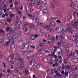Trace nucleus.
Listing matches in <instances>:
<instances>
[{
  "label": "nucleus",
  "mask_w": 78,
  "mask_h": 78,
  "mask_svg": "<svg viewBox=\"0 0 78 78\" xmlns=\"http://www.w3.org/2000/svg\"><path fill=\"white\" fill-rule=\"evenodd\" d=\"M55 31L56 33H58V34H64V30L62 27H57L55 29Z\"/></svg>",
  "instance_id": "obj_1"
},
{
  "label": "nucleus",
  "mask_w": 78,
  "mask_h": 78,
  "mask_svg": "<svg viewBox=\"0 0 78 78\" xmlns=\"http://www.w3.org/2000/svg\"><path fill=\"white\" fill-rule=\"evenodd\" d=\"M40 27H42L44 29H47V28H48V26L47 25V24H44L43 23H40Z\"/></svg>",
  "instance_id": "obj_2"
},
{
  "label": "nucleus",
  "mask_w": 78,
  "mask_h": 78,
  "mask_svg": "<svg viewBox=\"0 0 78 78\" xmlns=\"http://www.w3.org/2000/svg\"><path fill=\"white\" fill-rule=\"evenodd\" d=\"M67 53H68V55L70 56L71 58H72L73 56H74V53L72 52V51H67Z\"/></svg>",
  "instance_id": "obj_3"
},
{
  "label": "nucleus",
  "mask_w": 78,
  "mask_h": 78,
  "mask_svg": "<svg viewBox=\"0 0 78 78\" xmlns=\"http://www.w3.org/2000/svg\"><path fill=\"white\" fill-rule=\"evenodd\" d=\"M15 25L16 27H18L19 25H20V20H16L15 21Z\"/></svg>",
  "instance_id": "obj_4"
},
{
  "label": "nucleus",
  "mask_w": 78,
  "mask_h": 78,
  "mask_svg": "<svg viewBox=\"0 0 78 78\" xmlns=\"http://www.w3.org/2000/svg\"><path fill=\"white\" fill-rule=\"evenodd\" d=\"M70 47V44H68L66 45V47L65 50L67 52L69 51V48Z\"/></svg>",
  "instance_id": "obj_5"
},
{
  "label": "nucleus",
  "mask_w": 78,
  "mask_h": 78,
  "mask_svg": "<svg viewBox=\"0 0 78 78\" xmlns=\"http://www.w3.org/2000/svg\"><path fill=\"white\" fill-rule=\"evenodd\" d=\"M6 30L9 32V34H11L12 33V28L9 27H7L6 28Z\"/></svg>",
  "instance_id": "obj_6"
},
{
  "label": "nucleus",
  "mask_w": 78,
  "mask_h": 78,
  "mask_svg": "<svg viewBox=\"0 0 78 78\" xmlns=\"http://www.w3.org/2000/svg\"><path fill=\"white\" fill-rule=\"evenodd\" d=\"M73 61L75 63H77L78 62V58L77 57H74L73 59Z\"/></svg>",
  "instance_id": "obj_7"
},
{
  "label": "nucleus",
  "mask_w": 78,
  "mask_h": 78,
  "mask_svg": "<svg viewBox=\"0 0 78 78\" xmlns=\"http://www.w3.org/2000/svg\"><path fill=\"white\" fill-rule=\"evenodd\" d=\"M48 28H47V29H46V30H48V31H50V32H53L54 29H53V28L50 27L48 26Z\"/></svg>",
  "instance_id": "obj_8"
},
{
  "label": "nucleus",
  "mask_w": 78,
  "mask_h": 78,
  "mask_svg": "<svg viewBox=\"0 0 78 78\" xmlns=\"http://www.w3.org/2000/svg\"><path fill=\"white\" fill-rule=\"evenodd\" d=\"M35 3H36L37 5H40V0H34Z\"/></svg>",
  "instance_id": "obj_9"
},
{
  "label": "nucleus",
  "mask_w": 78,
  "mask_h": 78,
  "mask_svg": "<svg viewBox=\"0 0 78 78\" xmlns=\"http://www.w3.org/2000/svg\"><path fill=\"white\" fill-rule=\"evenodd\" d=\"M55 22L52 21L50 23V26L51 27H55Z\"/></svg>",
  "instance_id": "obj_10"
},
{
  "label": "nucleus",
  "mask_w": 78,
  "mask_h": 78,
  "mask_svg": "<svg viewBox=\"0 0 78 78\" xmlns=\"http://www.w3.org/2000/svg\"><path fill=\"white\" fill-rule=\"evenodd\" d=\"M29 45H30V44H29V43H27L25 44L24 47H25L24 48H28V47H29Z\"/></svg>",
  "instance_id": "obj_11"
},
{
  "label": "nucleus",
  "mask_w": 78,
  "mask_h": 78,
  "mask_svg": "<svg viewBox=\"0 0 78 78\" xmlns=\"http://www.w3.org/2000/svg\"><path fill=\"white\" fill-rule=\"evenodd\" d=\"M72 68L73 70H77L78 69V67L76 66H72Z\"/></svg>",
  "instance_id": "obj_12"
},
{
  "label": "nucleus",
  "mask_w": 78,
  "mask_h": 78,
  "mask_svg": "<svg viewBox=\"0 0 78 78\" xmlns=\"http://www.w3.org/2000/svg\"><path fill=\"white\" fill-rule=\"evenodd\" d=\"M22 33L21 32L19 31V32L17 34V36L18 37H20L22 35Z\"/></svg>",
  "instance_id": "obj_13"
},
{
  "label": "nucleus",
  "mask_w": 78,
  "mask_h": 78,
  "mask_svg": "<svg viewBox=\"0 0 78 78\" xmlns=\"http://www.w3.org/2000/svg\"><path fill=\"white\" fill-rule=\"evenodd\" d=\"M30 39L32 40H35V36L33 35H32L30 36Z\"/></svg>",
  "instance_id": "obj_14"
},
{
  "label": "nucleus",
  "mask_w": 78,
  "mask_h": 78,
  "mask_svg": "<svg viewBox=\"0 0 78 78\" xmlns=\"http://www.w3.org/2000/svg\"><path fill=\"white\" fill-rule=\"evenodd\" d=\"M47 42L48 44H51L52 43V42L51 41V40L50 39H48L47 40Z\"/></svg>",
  "instance_id": "obj_15"
},
{
  "label": "nucleus",
  "mask_w": 78,
  "mask_h": 78,
  "mask_svg": "<svg viewBox=\"0 0 78 78\" xmlns=\"http://www.w3.org/2000/svg\"><path fill=\"white\" fill-rule=\"evenodd\" d=\"M55 69H53L51 70V73L52 74L55 73H57V71H55Z\"/></svg>",
  "instance_id": "obj_16"
},
{
  "label": "nucleus",
  "mask_w": 78,
  "mask_h": 78,
  "mask_svg": "<svg viewBox=\"0 0 78 78\" xmlns=\"http://www.w3.org/2000/svg\"><path fill=\"white\" fill-rule=\"evenodd\" d=\"M11 60H12V58L11 57L9 56L7 57V61H8L9 62H11Z\"/></svg>",
  "instance_id": "obj_17"
},
{
  "label": "nucleus",
  "mask_w": 78,
  "mask_h": 78,
  "mask_svg": "<svg viewBox=\"0 0 78 78\" xmlns=\"http://www.w3.org/2000/svg\"><path fill=\"white\" fill-rule=\"evenodd\" d=\"M72 28L71 27H69L68 28L66 29L65 30V31L66 32H69V31H70V30Z\"/></svg>",
  "instance_id": "obj_18"
},
{
  "label": "nucleus",
  "mask_w": 78,
  "mask_h": 78,
  "mask_svg": "<svg viewBox=\"0 0 78 78\" xmlns=\"http://www.w3.org/2000/svg\"><path fill=\"white\" fill-rule=\"evenodd\" d=\"M69 6L71 8H73L75 6V5L73 3H71L69 5Z\"/></svg>",
  "instance_id": "obj_19"
},
{
  "label": "nucleus",
  "mask_w": 78,
  "mask_h": 78,
  "mask_svg": "<svg viewBox=\"0 0 78 78\" xmlns=\"http://www.w3.org/2000/svg\"><path fill=\"white\" fill-rule=\"evenodd\" d=\"M35 2L34 1H32L30 2V5L31 6H33L34 5V4H35Z\"/></svg>",
  "instance_id": "obj_20"
},
{
  "label": "nucleus",
  "mask_w": 78,
  "mask_h": 78,
  "mask_svg": "<svg viewBox=\"0 0 78 78\" xmlns=\"http://www.w3.org/2000/svg\"><path fill=\"white\" fill-rule=\"evenodd\" d=\"M23 29V31H25V32H27V31H28V29H27V28H26V27H24Z\"/></svg>",
  "instance_id": "obj_21"
},
{
  "label": "nucleus",
  "mask_w": 78,
  "mask_h": 78,
  "mask_svg": "<svg viewBox=\"0 0 78 78\" xmlns=\"http://www.w3.org/2000/svg\"><path fill=\"white\" fill-rule=\"evenodd\" d=\"M50 6L51 8L52 9H54V8H55V6H54L53 4V3H51L50 4Z\"/></svg>",
  "instance_id": "obj_22"
},
{
  "label": "nucleus",
  "mask_w": 78,
  "mask_h": 78,
  "mask_svg": "<svg viewBox=\"0 0 78 78\" xmlns=\"http://www.w3.org/2000/svg\"><path fill=\"white\" fill-rule=\"evenodd\" d=\"M50 36V35L49 34H46L45 35V37L47 39L49 38V37Z\"/></svg>",
  "instance_id": "obj_23"
},
{
  "label": "nucleus",
  "mask_w": 78,
  "mask_h": 78,
  "mask_svg": "<svg viewBox=\"0 0 78 78\" xmlns=\"http://www.w3.org/2000/svg\"><path fill=\"white\" fill-rule=\"evenodd\" d=\"M77 26L78 25L76 23H74V26H73V27L74 28H77Z\"/></svg>",
  "instance_id": "obj_24"
},
{
  "label": "nucleus",
  "mask_w": 78,
  "mask_h": 78,
  "mask_svg": "<svg viewBox=\"0 0 78 78\" xmlns=\"http://www.w3.org/2000/svg\"><path fill=\"white\" fill-rule=\"evenodd\" d=\"M74 41L76 42V45H78V38H76L74 39Z\"/></svg>",
  "instance_id": "obj_25"
},
{
  "label": "nucleus",
  "mask_w": 78,
  "mask_h": 78,
  "mask_svg": "<svg viewBox=\"0 0 78 78\" xmlns=\"http://www.w3.org/2000/svg\"><path fill=\"white\" fill-rule=\"evenodd\" d=\"M28 51H23V53L24 55H27V54H28Z\"/></svg>",
  "instance_id": "obj_26"
},
{
  "label": "nucleus",
  "mask_w": 78,
  "mask_h": 78,
  "mask_svg": "<svg viewBox=\"0 0 78 78\" xmlns=\"http://www.w3.org/2000/svg\"><path fill=\"white\" fill-rule=\"evenodd\" d=\"M39 45L40 47H43L44 46V44L41 43Z\"/></svg>",
  "instance_id": "obj_27"
},
{
  "label": "nucleus",
  "mask_w": 78,
  "mask_h": 78,
  "mask_svg": "<svg viewBox=\"0 0 78 78\" xmlns=\"http://www.w3.org/2000/svg\"><path fill=\"white\" fill-rule=\"evenodd\" d=\"M64 62L65 64H67V63H68L67 62V60L64 59Z\"/></svg>",
  "instance_id": "obj_28"
},
{
  "label": "nucleus",
  "mask_w": 78,
  "mask_h": 78,
  "mask_svg": "<svg viewBox=\"0 0 78 78\" xmlns=\"http://www.w3.org/2000/svg\"><path fill=\"white\" fill-rule=\"evenodd\" d=\"M35 66L37 67V69H39L40 67V66H39V65L37 64V63H35Z\"/></svg>",
  "instance_id": "obj_29"
},
{
  "label": "nucleus",
  "mask_w": 78,
  "mask_h": 78,
  "mask_svg": "<svg viewBox=\"0 0 78 78\" xmlns=\"http://www.w3.org/2000/svg\"><path fill=\"white\" fill-rule=\"evenodd\" d=\"M10 55L11 56V58H12H12H14V55H13V52L11 53Z\"/></svg>",
  "instance_id": "obj_30"
},
{
  "label": "nucleus",
  "mask_w": 78,
  "mask_h": 78,
  "mask_svg": "<svg viewBox=\"0 0 78 78\" xmlns=\"http://www.w3.org/2000/svg\"><path fill=\"white\" fill-rule=\"evenodd\" d=\"M41 2L43 3L44 4H46V2L45 0H41Z\"/></svg>",
  "instance_id": "obj_31"
},
{
  "label": "nucleus",
  "mask_w": 78,
  "mask_h": 78,
  "mask_svg": "<svg viewBox=\"0 0 78 78\" xmlns=\"http://www.w3.org/2000/svg\"><path fill=\"white\" fill-rule=\"evenodd\" d=\"M22 63L20 62V63H19L18 64V67H21L22 66Z\"/></svg>",
  "instance_id": "obj_32"
},
{
  "label": "nucleus",
  "mask_w": 78,
  "mask_h": 78,
  "mask_svg": "<svg viewBox=\"0 0 78 78\" xmlns=\"http://www.w3.org/2000/svg\"><path fill=\"white\" fill-rule=\"evenodd\" d=\"M64 74L66 76H68V72L67 71H65Z\"/></svg>",
  "instance_id": "obj_33"
},
{
  "label": "nucleus",
  "mask_w": 78,
  "mask_h": 78,
  "mask_svg": "<svg viewBox=\"0 0 78 78\" xmlns=\"http://www.w3.org/2000/svg\"><path fill=\"white\" fill-rule=\"evenodd\" d=\"M35 20V23H37L38 22H39V19L37 18H36Z\"/></svg>",
  "instance_id": "obj_34"
},
{
  "label": "nucleus",
  "mask_w": 78,
  "mask_h": 78,
  "mask_svg": "<svg viewBox=\"0 0 78 78\" xmlns=\"http://www.w3.org/2000/svg\"><path fill=\"white\" fill-rule=\"evenodd\" d=\"M0 32L1 33H3V34H5V32L4 30H0Z\"/></svg>",
  "instance_id": "obj_35"
},
{
  "label": "nucleus",
  "mask_w": 78,
  "mask_h": 78,
  "mask_svg": "<svg viewBox=\"0 0 78 78\" xmlns=\"http://www.w3.org/2000/svg\"><path fill=\"white\" fill-rule=\"evenodd\" d=\"M4 41H5V39H1L0 40V44H1V43H3V42H4Z\"/></svg>",
  "instance_id": "obj_36"
},
{
  "label": "nucleus",
  "mask_w": 78,
  "mask_h": 78,
  "mask_svg": "<svg viewBox=\"0 0 78 78\" xmlns=\"http://www.w3.org/2000/svg\"><path fill=\"white\" fill-rule=\"evenodd\" d=\"M49 20L50 21H51V20H52V18H50L49 20H48L46 21L47 23H48V22H49Z\"/></svg>",
  "instance_id": "obj_37"
},
{
  "label": "nucleus",
  "mask_w": 78,
  "mask_h": 78,
  "mask_svg": "<svg viewBox=\"0 0 78 78\" xmlns=\"http://www.w3.org/2000/svg\"><path fill=\"white\" fill-rule=\"evenodd\" d=\"M73 37L74 38H78V35H76V34H75L73 35Z\"/></svg>",
  "instance_id": "obj_38"
},
{
  "label": "nucleus",
  "mask_w": 78,
  "mask_h": 78,
  "mask_svg": "<svg viewBox=\"0 0 78 78\" xmlns=\"http://www.w3.org/2000/svg\"><path fill=\"white\" fill-rule=\"evenodd\" d=\"M43 11L45 13H47V12H48V9H45V10H43Z\"/></svg>",
  "instance_id": "obj_39"
},
{
  "label": "nucleus",
  "mask_w": 78,
  "mask_h": 78,
  "mask_svg": "<svg viewBox=\"0 0 78 78\" xmlns=\"http://www.w3.org/2000/svg\"><path fill=\"white\" fill-rule=\"evenodd\" d=\"M16 36H13V37H12L13 40L15 41V40H16Z\"/></svg>",
  "instance_id": "obj_40"
},
{
  "label": "nucleus",
  "mask_w": 78,
  "mask_h": 78,
  "mask_svg": "<svg viewBox=\"0 0 78 78\" xmlns=\"http://www.w3.org/2000/svg\"><path fill=\"white\" fill-rule=\"evenodd\" d=\"M18 61H19L20 62H22V61H23V59L20 58L18 59Z\"/></svg>",
  "instance_id": "obj_41"
},
{
  "label": "nucleus",
  "mask_w": 78,
  "mask_h": 78,
  "mask_svg": "<svg viewBox=\"0 0 78 78\" xmlns=\"http://www.w3.org/2000/svg\"><path fill=\"white\" fill-rule=\"evenodd\" d=\"M30 27L31 29H33L34 27V25L31 24L30 25Z\"/></svg>",
  "instance_id": "obj_42"
},
{
  "label": "nucleus",
  "mask_w": 78,
  "mask_h": 78,
  "mask_svg": "<svg viewBox=\"0 0 78 78\" xmlns=\"http://www.w3.org/2000/svg\"><path fill=\"white\" fill-rule=\"evenodd\" d=\"M51 41H55V38L53 37H51Z\"/></svg>",
  "instance_id": "obj_43"
},
{
  "label": "nucleus",
  "mask_w": 78,
  "mask_h": 78,
  "mask_svg": "<svg viewBox=\"0 0 78 78\" xmlns=\"http://www.w3.org/2000/svg\"><path fill=\"white\" fill-rule=\"evenodd\" d=\"M10 42H11V41H10V40H9V41H7V42H5V43H6V44L7 45V46H8V44H9V43H10Z\"/></svg>",
  "instance_id": "obj_44"
},
{
  "label": "nucleus",
  "mask_w": 78,
  "mask_h": 78,
  "mask_svg": "<svg viewBox=\"0 0 78 78\" xmlns=\"http://www.w3.org/2000/svg\"><path fill=\"white\" fill-rule=\"evenodd\" d=\"M60 37L62 39H63V38H64V35L63 34H62L60 35Z\"/></svg>",
  "instance_id": "obj_45"
},
{
  "label": "nucleus",
  "mask_w": 78,
  "mask_h": 78,
  "mask_svg": "<svg viewBox=\"0 0 78 78\" xmlns=\"http://www.w3.org/2000/svg\"><path fill=\"white\" fill-rule=\"evenodd\" d=\"M43 9L44 10H45V9H48L47 8V7L46 6H44L42 7Z\"/></svg>",
  "instance_id": "obj_46"
},
{
  "label": "nucleus",
  "mask_w": 78,
  "mask_h": 78,
  "mask_svg": "<svg viewBox=\"0 0 78 78\" xmlns=\"http://www.w3.org/2000/svg\"><path fill=\"white\" fill-rule=\"evenodd\" d=\"M56 76H59V73H58V72L57 71V73H55Z\"/></svg>",
  "instance_id": "obj_47"
},
{
  "label": "nucleus",
  "mask_w": 78,
  "mask_h": 78,
  "mask_svg": "<svg viewBox=\"0 0 78 78\" xmlns=\"http://www.w3.org/2000/svg\"><path fill=\"white\" fill-rule=\"evenodd\" d=\"M56 22H57V23H61V21L60 20H56Z\"/></svg>",
  "instance_id": "obj_48"
},
{
  "label": "nucleus",
  "mask_w": 78,
  "mask_h": 78,
  "mask_svg": "<svg viewBox=\"0 0 78 78\" xmlns=\"http://www.w3.org/2000/svg\"><path fill=\"white\" fill-rule=\"evenodd\" d=\"M74 76H76V78H78V74L74 73Z\"/></svg>",
  "instance_id": "obj_49"
},
{
  "label": "nucleus",
  "mask_w": 78,
  "mask_h": 78,
  "mask_svg": "<svg viewBox=\"0 0 78 78\" xmlns=\"http://www.w3.org/2000/svg\"><path fill=\"white\" fill-rule=\"evenodd\" d=\"M18 14H19V15H21V14H22V12H21L20 11H18Z\"/></svg>",
  "instance_id": "obj_50"
},
{
  "label": "nucleus",
  "mask_w": 78,
  "mask_h": 78,
  "mask_svg": "<svg viewBox=\"0 0 78 78\" xmlns=\"http://www.w3.org/2000/svg\"><path fill=\"white\" fill-rule=\"evenodd\" d=\"M60 42L61 43H64V40L61 39L60 40Z\"/></svg>",
  "instance_id": "obj_51"
},
{
  "label": "nucleus",
  "mask_w": 78,
  "mask_h": 78,
  "mask_svg": "<svg viewBox=\"0 0 78 78\" xmlns=\"http://www.w3.org/2000/svg\"><path fill=\"white\" fill-rule=\"evenodd\" d=\"M36 18L34 17H32L31 18V19L33 20H35Z\"/></svg>",
  "instance_id": "obj_52"
},
{
  "label": "nucleus",
  "mask_w": 78,
  "mask_h": 78,
  "mask_svg": "<svg viewBox=\"0 0 78 78\" xmlns=\"http://www.w3.org/2000/svg\"><path fill=\"white\" fill-rule=\"evenodd\" d=\"M55 55V52H53L51 54V56H53Z\"/></svg>",
  "instance_id": "obj_53"
},
{
  "label": "nucleus",
  "mask_w": 78,
  "mask_h": 78,
  "mask_svg": "<svg viewBox=\"0 0 78 78\" xmlns=\"http://www.w3.org/2000/svg\"><path fill=\"white\" fill-rule=\"evenodd\" d=\"M15 70L16 72H19V70L18 69V68H17V67H16L15 68Z\"/></svg>",
  "instance_id": "obj_54"
},
{
  "label": "nucleus",
  "mask_w": 78,
  "mask_h": 78,
  "mask_svg": "<svg viewBox=\"0 0 78 78\" xmlns=\"http://www.w3.org/2000/svg\"><path fill=\"white\" fill-rule=\"evenodd\" d=\"M17 58L18 59H19L20 58V55H17Z\"/></svg>",
  "instance_id": "obj_55"
},
{
  "label": "nucleus",
  "mask_w": 78,
  "mask_h": 78,
  "mask_svg": "<svg viewBox=\"0 0 78 78\" xmlns=\"http://www.w3.org/2000/svg\"><path fill=\"white\" fill-rule=\"evenodd\" d=\"M58 35H57L56 37V40L58 41V39H59V38L58 37Z\"/></svg>",
  "instance_id": "obj_56"
},
{
  "label": "nucleus",
  "mask_w": 78,
  "mask_h": 78,
  "mask_svg": "<svg viewBox=\"0 0 78 78\" xmlns=\"http://www.w3.org/2000/svg\"><path fill=\"white\" fill-rule=\"evenodd\" d=\"M70 32L71 34H72L73 33V30H70Z\"/></svg>",
  "instance_id": "obj_57"
},
{
  "label": "nucleus",
  "mask_w": 78,
  "mask_h": 78,
  "mask_svg": "<svg viewBox=\"0 0 78 78\" xmlns=\"http://www.w3.org/2000/svg\"><path fill=\"white\" fill-rule=\"evenodd\" d=\"M58 58H56V59H55V62H58Z\"/></svg>",
  "instance_id": "obj_58"
},
{
  "label": "nucleus",
  "mask_w": 78,
  "mask_h": 78,
  "mask_svg": "<svg viewBox=\"0 0 78 78\" xmlns=\"http://www.w3.org/2000/svg\"><path fill=\"white\" fill-rule=\"evenodd\" d=\"M34 61V60L33 59L32 61L30 62V65H31V64H32V63H33V61Z\"/></svg>",
  "instance_id": "obj_59"
},
{
  "label": "nucleus",
  "mask_w": 78,
  "mask_h": 78,
  "mask_svg": "<svg viewBox=\"0 0 78 78\" xmlns=\"http://www.w3.org/2000/svg\"><path fill=\"white\" fill-rule=\"evenodd\" d=\"M64 71H62L61 72V74H62V75H63L64 74Z\"/></svg>",
  "instance_id": "obj_60"
},
{
  "label": "nucleus",
  "mask_w": 78,
  "mask_h": 78,
  "mask_svg": "<svg viewBox=\"0 0 78 78\" xmlns=\"http://www.w3.org/2000/svg\"><path fill=\"white\" fill-rule=\"evenodd\" d=\"M16 34V32H13L12 33V34L13 35H15Z\"/></svg>",
  "instance_id": "obj_61"
},
{
  "label": "nucleus",
  "mask_w": 78,
  "mask_h": 78,
  "mask_svg": "<svg viewBox=\"0 0 78 78\" xmlns=\"http://www.w3.org/2000/svg\"><path fill=\"white\" fill-rule=\"evenodd\" d=\"M2 56L3 55H2V53H0V59H1V58H2Z\"/></svg>",
  "instance_id": "obj_62"
},
{
  "label": "nucleus",
  "mask_w": 78,
  "mask_h": 78,
  "mask_svg": "<svg viewBox=\"0 0 78 78\" xmlns=\"http://www.w3.org/2000/svg\"><path fill=\"white\" fill-rule=\"evenodd\" d=\"M11 64L12 66H14V62H11Z\"/></svg>",
  "instance_id": "obj_63"
},
{
  "label": "nucleus",
  "mask_w": 78,
  "mask_h": 78,
  "mask_svg": "<svg viewBox=\"0 0 78 78\" xmlns=\"http://www.w3.org/2000/svg\"><path fill=\"white\" fill-rule=\"evenodd\" d=\"M44 51L45 53H48V51Z\"/></svg>",
  "instance_id": "obj_64"
}]
</instances>
